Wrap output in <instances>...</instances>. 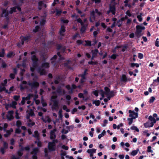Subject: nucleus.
Returning <instances> with one entry per match:
<instances>
[{
    "label": "nucleus",
    "mask_w": 159,
    "mask_h": 159,
    "mask_svg": "<svg viewBox=\"0 0 159 159\" xmlns=\"http://www.w3.org/2000/svg\"><path fill=\"white\" fill-rule=\"evenodd\" d=\"M155 98L153 96H152L151 97V98L149 100V102L150 103H153L154 101Z\"/></svg>",
    "instance_id": "obj_53"
},
{
    "label": "nucleus",
    "mask_w": 159,
    "mask_h": 159,
    "mask_svg": "<svg viewBox=\"0 0 159 159\" xmlns=\"http://www.w3.org/2000/svg\"><path fill=\"white\" fill-rule=\"evenodd\" d=\"M5 131L6 134H4V136L5 138H7L11 135V133L13 131V130L12 128H11L10 130H6Z\"/></svg>",
    "instance_id": "obj_10"
},
{
    "label": "nucleus",
    "mask_w": 159,
    "mask_h": 159,
    "mask_svg": "<svg viewBox=\"0 0 159 159\" xmlns=\"http://www.w3.org/2000/svg\"><path fill=\"white\" fill-rule=\"evenodd\" d=\"M52 101L53 102L52 107L53 109H56V108H58V102L56 100H52Z\"/></svg>",
    "instance_id": "obj_12"
},
{
    "label": "nucleus",
    "mask_w": 159,
    "mask_h": 159,
    "mask_svg": "<svg viewBox=\"0 0 159 159\" xmlns=\"http://www.w3.org/2000/svg\"><path fill=\"white\" fill-rule=\"evenodd\" d=\"M3 82H4V83H2L1 84V85H2V86H6V85L7 82V80L6 79L4 80H3Z\"/></svg>",
    "instance_id": "obj_55"
},
{
    "label": "nucleus",
    "mask_w": 159,
    "mask_h": 159,
    "mask_svg": "<svg viewBox=\"0 0 159 159\" xmlns=\"http://www.w3.org/2000/svg\"><path fill=\"white\" fill-rule=\"evenodd\" d=\"M38 66H35L34 67L33 66H32V67H30V70L32 72H34L35 69L37 68L38 67Z\"/></svg>",
    "instance_id": "obj_49"
},
{
    "label": "nucleus",
    "mask_w": 159,
    "mask_h": 159,
    "mask_svg": "<svg viewBox=\"0 0 159 159\" xmlns=\"http://www.w3.org/2000/svg\"><path fill=\"white\" fill-rule=\"evenodd\" d=\"M93 104H95L96 106H98L99 105L100 103V102L99 100H95L93 102Z\"/></svg>",
    "instance_id": "obj_32"
},
{
    "label": "nucleus",
    "mask_w": 159,
    "mask_h": 159,
    "mask_svg": "<svg viewBox=\"0 0 159 159\" xmlns=\"http://www.w3.org/2000/svg\"><path fill=\"white\" fill-rule=\"evenodd\" d=\"M31 59L32 61V66H33L34 67L38 66L39 59L35 55H32Z\"/></svg>",
    "instance_id": "obj_2"
},
{
    "label": "nucleus",
    "mask_w": 159,
    "mask_h": 159,
    "mask_svg": "<svg viewBox=\"0 0 159 159\" xmlns=\"http://www.w3.org/2000/svg\"><path fill=\"white\" fill-rule=\"evenodd\" d=\"M139 151V149H137L135 150H133L131 152V154L133 156H135L137 155Z\"/></svg>",
    "instance_id": "obj_23"
},
{
    "label": "nucleus",
    "mask_w": 159,
    "mask_h": 159,
    "mask_svg": "<svg viewBox=\"0 0 159 159\" xmlns=\"http://www.w3.org/2000/svg\"><path fill=\"white\" fill-rule=\"evenodd\" d=\"M100 91L101 92V93H100L101 96L102 98L104 97V95H106V93L104 91H103V90L102 89H101L100 90Z\"/></svg>",
    "instance_id": "obj_45"
},
{
    "label": "nucleus",
    "mask_w": 159,
    "mask_h": 159,
    "mask_svg": "<svg viewBox=\"0 0 159 159\" xmlns=\"http://www.w3.org/2000/svg\"><path fill=\"white\" fill-rule=\"evenodd\" d=\"M151 147L150 146H148L147 148V151L148 152H151L152 153L153 152V151L151 149Z\"/></svg>",
    "instance_id": "obj_48"
},
{
    "label": "nucleus",
    "mask_w": 159,
    "mask_h": 159,
    "mask_svg": "<svg viewBox=\"0 0 159 159\" xmlns=\"http://www.w3.org/2000/svg\"><path fill=\"white\" fill-rule=\"evenodd\" d=\"M57 56L55 55L50 59L51 64H53L54 66H55L56 65L55 60L57 59Z\"/></svg>",
    "instance_id": "obj_11"
},
{
    "label": "nucleus",
    "mask_w": 159,
    "mask_h": 159,
    "mask_svg": "<svg viewBox=\"0 0 159 159\" xmlns=\"http://www.w3.org/2000/svg\"><path fill=\"white\" fill-rule=\"evenodd\" d=\"M32 136L35 138L37 140H39L40 139L39 134L37 130L34 131V134L32 135Z\"/></svg>",
    "instance_id": "obj_13"
},
{
    "label": "nucleus",
    "mask_w": 159,
    "mask_h": 159,
    "mask_svg": "<svg viewBox=\"0 0 159 159\" xmlns=\"http://www.w3.org/2000/svg\"><path fill=\"white\" fill-rule=\"evenodd\" d=\"M14 118V117L13 115H10V116H7V118L9 120H11L12 119H13Z\"/></svg>",
    "instance_id": "obj_54"
},
{
    "label": "nucleus",
    "mask_w": 159,
    "mask_h": 159,
    "mask_svg": "<svg viewBox=\"0 0 159 159\" xmlns=\"http://www.w3.org/2000/svg\"><path fill=\"white\" fill-rule=\"evenodd\" d=\"M83 41L81 40H77L76 41V43L78 45H80L82 44Z\"/></svg>",
    "instance_id": "obj_60"
},
{
    "label": "nucleus",
    "mask_w": 159,
    "mask_h": 159,
    "mask_svg": "<svg viewBox=\"0 0 159 159\" xmlns=\"http://www.w3.org/2000/svg\"><path fill=\"white\" fill-rule=\"evenodd\" d=\"M138 55V57L140 59H142L143 58V55L142 53H139Z\"/></svg>",
    "instance_id": "obj_56"
},
{
    "label": "nucleus",
    "mask_w": 159,
    "mask_h": 159,
    "mask_svg": "<svg viewBox=\"0 0 159 159\" xmlns=\"http://www.w3.org/2000/svg\"><path fill=\"white\" fill-rule=\"evenodd\" d=\"M108 95L111 96V97H113L115 96L113 91H110L108 94Z\"/></svg>",
    "instance_id": "obj_52"
},
{
    "label": "nucleus",
    "mask_w": 159,
    "mask_h": 159,
    "mask_svg": "<svg viewBox=\"0 0 159 159\" xmlns=\"http://www.w3.org/2000/svg\"><path fill=\"white\" fill-rule=\"evenodd\" d=\"M20 98V96L19 95H15L13 97V98L14 100L16 101H17Z\"/></svg>",
    "instance_id": "obj_50"
},
{
    "label": "nucleus",
    "mask_w": 159,
    "mask_h": 159,
    "mask_svg": "<svg viewBox=\"0 0 159 159\" xmlns=\"http://www.w3.org/2000/svg\"><path fill=\"white\" fill-rule=\"evenodd\" d=\"M55 10L56 11V15L57 16H59L62 13V10H59L57 8L55 9Z\"/></svg>",
    "instance_id": "obj_38"
},
{
    "label": "nucleus",
    "mask_w": 159,
    "mask_h": 159,
    "mask_svg": "<svg viewBox=\"0 0 159 159\" xmlns=\"http://www.w3.org/2000/svg\"><path fill=\"white\" fill-rule=\"evenodd\" d=\"M86 30V27L85 26L83 25V26H82V27L80 29V31L82 33H83Z\"/></svg>",
    "instance_id": "obj_34"
},
{
    "label": "nucleus",
    "mask_w": 159,
    "mask_h": 159,
    "mask_svg": "<svg viewBox=\"0 0 159 159\" xmlns=\"http://www.w3.org/2000/svg\"><path fill=\"white\" fill-rule=\"evenodd\" d=\"M50 67V64L48 62L43 63L41 65V67L45 68H48Z\"/></svg>",
    "instance_id": "obj_18"
},
{
    "label": "nucleus",
    "mask_w": 159,
    "mask_h": 159,
    "mask_svg": "<svg viewBox=\"0 0 159 159\" xmlns=\"http://www.w3.org/2000/svg\"><path fill=\"white\" fill-rule=\"evenodd\" d=\"M108 120H104L103 121V124L102 125L103 127H105L107 123Z\"/></svg>",
    "instance_id": "obj_63"
},
{
    "label": "nucleus",
    "mask_w": 159,
    "mask_h": 159,
    "mask_svg": "<svg viewBox=\"0 0 159 159\" xmlns=\"http://www.w3.org/2000/svg\"><path fill=\"white\" fill-rule=\"evenodd\" d=\"M66 62L63 64V66L64 67H66L68 69H70V66L69 65V64L71 62V61L69 60L66 61Z\"/></svg>",
    "instance_id": "obj_16"
},
{
    "label": "nucleus",
    "mask_w": 159,
    "mask_h": 159,
    "mask_svg": "<svg viewBox=\"0 0 159 159\" xmlns=\"http://www.w3.org/2000/svg\"><path fill=\"white\" fill-rule=\"evenodd\" d=\"M39 25H37L35 27V29L33 30V32L34 33H36L39 31Z\"/></svg>",
    "instance_id": "obj_33"
},
{
    "label": "nucleus",
    "mask_w": 159,
    "mask_h": 159,
    "mask_svg": "<svg viewBox=\"0 0 159 159\" xmlns=\"http://www.w3.org/2000/svg\"><path fill=\"white\" fill-rule=\"evenodd\" d=\"M28 85L30 86L32 89H36L39 86V83L36 81H34L32 82H28Z\"/></svg>",
    "instance_id": "obj_4"
},
{
    "label": "nucleus",
    "mask_w": 159,
    "mask_h": 159,
    "mask_svg": "<svg viewBox=\"0 0 159 159\" xmlns=\"http://www.w3.org/2000/svg\"><path fill=\"white\" fill-rule=\"evenodd\" d=\"M92 55L94 56L95 57H96L98 53V49H96L94 50H92Z\"/></svg>",
    "instance_id": "obj_19"
},
{
    "label": "nucleus",
    "mask_w": 159,
    "mask_h": 159,
    "mask_svg": "<svg viewBox=\"0 0 159 159\" xmlns=\"http://www.w3.org/2000/svg\"><path fill=\"white\" fill-rule=\"evenodd\" d=\"M20 89L21 91H22L24 90L25 89H26L27 88L26 86H25V87H23L22 86V84H20Z\"/></svg>",
    "instance_id": "obj_58"
},
{
    "label": "nucleus",
    "mask_w": 159,
    "mask_h": 159,
    "mask_svg": "<svg viewBox=\"0 0 159 159\" xmlns=\"http://www.w3.org/2000/svg\"><path fill=\"white\" fill-rule=\"evenodd\" d=\"M17 105V102H16L13 101L12 102V105H11V107L14 108H16V105Z\"/></svg>",
    "instance_id": "obj_40"
},
{
    "label": "nucleus",
    "mask_w": 159,
    "mask_h": 159,
    "mask_svg": "<svg viewBox=\"0 0 159 159\" xmlns=\"http://www.w3.org/2000/svg\"><path fill=\"white\" fill-rule=\"evenodd\" d=\"M15 54L12 52H10L9 53L7 54V58H10L12 56H14Z\"/></svg>",
    "instance_id": "obj_26"
},
{
    "label": "nucleus",
    "mask_w": 159,
    "mask_h": 159,
    "mask_svg": "<svg viewBox=\"0 0 159 159\" xmlns=\"http://www.w3.org/2000/svg\"><path fill=\"white\" fill-rule=\"evenodd\" d=\"M16 12V6L10 8L9 11H8L7 9H2V13L0 15V17H4L7 20H8L9 19L8 17L9 14H12L13 12Z\"/></svg>",
    "instance_id": "obj_1"
},
{
    "label": "nucleus",
    "mask_w": 159,
    "mask_h": 159,
    "mask_svg": "<svg viewBox=\"0 0 159 159\" xmlns=\"http://www.w3.org/2000/svg\"><path fill=\"white\" fill-rule=\"evenodd\" d=\"M46 22V20L44 19L43 18L41 20L40 22V25L41 26H43L45 25Z\"/></svg>",
    "instance_id": "obj_21"
},
{
    "label": "nucleus",
    "mask_w": 159,
    "mask_h": 159,
    "mask_svg": "<svg viewBox=\"0 0 159 159\" xmlns=\"http://www.w3.org/2000/svg\"><path fill=\"white\" fill-rule=\"evenodd\" d=\"M21 131V130L20 129L17 128L16 129L15 131V133L16 134H19L20 133Z\"/></svg>",
    "instance_id": "obj_62"
},
{
    "label": "nucleus",
    "mask_w": 159,
    "mask_h": 159,
    "mask_svg": "<svg viewBox=\"0 0 159 159\" xmlns=\"http://www.w3.org/2000/svg\"><path fill=\"white\" fill-rule=\"evenodd\" d=\"M5 54V50L4 48L2 50L1 53L0 52V57H3Z\"/></svg>",
    "instance_id": "obj_35"
},
{
    "label": "nucleus",
    "mask_w": 159,
    "mask_h": 159,
    "mask_svg": "<svg viewBox=\"0 0 159 159\" xmlns=\"http://www.w3.org/2000/svg\"><path fill=\"white\" fill-rule=\"evenodd\" d=\"M122 22H121L120 20H118L116 23V25L119 27H120L122 25Z\"/></svg>",
    "instance_id": "obj_41"
},
{
    "label": "nucleus",
    "mask_w": 159,
    "mask_h": 159,
    "mask_svg": "<svg viewBox=\"0 0 159 159\" xmlns=\"http://www.w3.org/2000/svg\"><path fill=\"white\" fill-rule=\"evenodd\" d=\"M65 27L64 25H61V28L59 31V34L61 35H63L62 34V33L65 32Z\"/></svg>",
    "instance_id": "obj_14"
},
{
    "label": "nucleus",
    "mask_w": 159,
    "mask_h": 159,
    "mask_svg": "<svg viewBox=\"0 0 159 159\" xmlns=\"http://www.w3.org/2000/svg\"><path fill=\"white\" fill-rule=\"evenodd\" d=\"M14 2L15 5H17V6H16V9H17L20 12L21 11V8L20 7V6L19 5L17 4V3H16V0H14Z\"/></svg>",
    "instance_id": "obj_27"
},
{
    "label": "nucleus",
    "mask_w": 159,
    "mask_h": 159,
    "mask_svg": "<svg viewBox=\"0 0 159 159\" xmlns=\"http://www.w3.org/2000/svg\"><path fill=\"white\" fill-rule=\"evenodd\" d=\"M88 70L87 69L85 70L84 73L82 74V78L83 79H86L85 75H87V73Z\"/></svg>",
    "instance_id": "obj_31"
},
{
    "label": "nucleus",
    "mask_w": 159,
    "mask_h": 159,
    "mask_svg": "<svg viewBox=\"0 0 159 159\" xmlns=\"http://www.w3.org/2000/svg\"><path fill=\"white\" fill-rule=\"evenodd\" d=\"M35 143L37 144L39 147L40 148L42 146V143L40 141V140L35 141L34 142Z\"/></svg>",
    "instance_id": "obj_24"
},
{
    "label": "nucleus",
    "mask_w": 159,
    "mask_h": 159,
    "mask_svg": "<svg viewBox=\"0 0 159 159\" xmlns=\"http://www.w3.org/2000/svg\"><path fill=\"white\" fill-rule=\"evenodd\" d=\"M39 152V148H35L33 149V151L30 152L31 154L37 155Z\"/></svg>",
    "instance_id": "obj_17"
},
{
    "label": "nucleus",
    "mask_w": 159,
    "mask_h": 159,
    "mask_svg": "<svg viewBox=\"0 0 159 159\" xmlns=\"http://www.w3.org/2000/svg\"><path fill=\"white\" fill-rule=\"evenodd\" d=\"M2 67L4 68H6L7 67V65L5 61H3L2 63Z\"/></svg>",
    "instance_id": "obj_51"
},
{
    "label": "nucleus",
    "mask_w": 159,
    "mask_h": 159,
    "mask_svg": "<svg viewBox=\"0 0 159 159\" xmlns=\"http://www.w3.org/2000/svg\"><path fill=\"white\" fill-rule=\"evenodd\" d=\"M109 10L113 15H115L116 11L115 4L110 5L109 6Z\"/></svg>",
    "instance_id": "obj_6"
},
{
    "label": "nucleus",
    "mask_w": 159,
    "mask_h": 159,
    "mask_svg": "<svg viewBox=\"0 0 159 159\" xmlns=\"http://www.w3.org/2000/svg\"><path fill=\"white\" fill-rule=\"evenodd\" d=\"M159 39L158 38H157L156 39L155 43V45L157 47H158L159 46V41H158Z\"/></svg>",
    "instance_id": "obj_61"
},
{
    "label": "nucleus",
    "mask_w": 159,
    "mask_h": 159,
    "mask_svg": "<svg viewBox=\"0 0 159 159\" xmlns=\"http://www.w3.org/2000/svg\"><path fill=\"white\" fill-rule=\"evenodd\" d=\"M106 133V131H105V130H104L102 131V133L101 134L98 135V138L99 139H100L102 137L104 136V135Z\"/></svg>",
    "instance_id": "obj_29"
},
{
    "label": "nucleus",
    "mask_w": 159,
    "mask_h": 159,
    "mask_svg": "<svg viewBox=\"0 0 159 159\" xmlns=\"http://www.w3.org/2000/svg\"><path fill=\"white\" fill-rule=\"evenodd\" d=\"M38 71L41 75H45L47 74L45 70L44 69H42V68L41 67H39L38 68Z\"/></svg>",
    "instance_id": "obj_8"
},
{
    "label": "nucleus",
    "mask_w": 159,
    "mask_h": 159,
    "mask_svg": "<svg viewBox=\"0 0 159 159\" xmlns=\"http://www.w3.org/2000/svg\"><path fill=\"white\" fill-rule=\"evenodd\" d=\"M134 119L132 117H130V118H128L127 119V120L129 121L128 124L129 125H131V124L132 123Z\"/></svg>",
    "instance_id": "obj_37"
},
{
    "label": "nucleus",
    "mask_w": 159,
    "mask_h": 159,
    "mask_svg": "<svg viewBox=\"0 0 159 159\" xmlns=\"http://www.w3.org/2000/svg\"><path fill=\"white\" fill-rule=\"evenodd\" d=\"M56 131V129H54L52 130L50 132V139L51 140H52L54 139H56V135L55 133V132Z\"/></svg>",
    "instance_id": "obj_9"
},
{
    "label": "nucleus",
    "mask_w": 159,
    "mask_h": 159,
    "mask_svg": "<svg viewBox=\"0 0 159 159\" xmlns=\"http://www.w3.org/2000/svg\"><path fill=\"white\" fill-rule=\"evenodd\" d=\"M121 81L124 82H126L127 81V78L125 75H123L121 78Z\"/></svg>",
    "instance_id": "obj_22"
},
{
    "label": "nucleus",
    "mask_w": 159,
    "mask_h": 159,
    "mask_svg": "<svg viewBox=\"0 0 159 159\" xmlns=\"http://www.w3.org/2000/svg\"><path fill=\"white\" fill-rule=\"evenodd\" d=\"M131 129L133 130H135L136 131L139 132V130L138 128L135 126H132L131 127Z\"/></svg>",
    "instance_id": "obj_43"
},
{
    "label": "nucleus",
    "mask_w": 159,
    "mask_h": 159,
    "mask_svg": "<svg viewBox=\"0 0 159 159\" xmlns=\"http://www.w3.org/2000/svg\"><path fill=\"white\" fill-rule=\"evenodd\" d=\"M32 37V35L30 34H27L24 36L22 37V39L26 43H28L29 41L31 40V38Z\"/></svg>",
    "instance_id": "obj_5"
},
{
    "label": "nucleus",
    "mask_w": 159,
    "mask_h": 159,
    "mask_svg": "<svg viewBox=\"0 0 159 159\" xmlns=\"http://www.w3.org/2000/svg\"><path fill=\"white\" fill-rule=\"evenodd\" d=\"M129 116L130 117L133 118L134 119H135L136 118L138 117V112H134L132 114H129Z\"/></svg>",
    "instance_id": "obj_15"
},
{
    "label": "nucleus",
    "mask_w": 159,
    "mask_h": 159,
    "mask_svg": "<svg viewBox=\"0 0 159 159\" xmlns=\"http://www.w3.org/2000/svg\"><path fill=\"white\" fill-rule=\"evenodd\" d=\"M85 42L86 43V44L84 45L85 46H91L92 45L90 41L89 40H85Z\"/></svg>",
    "instance_id": "obj_36"
},
{
    "label": "nucleus",
    "mask_w": 159,
    "mask_h": 159,
    "mask_svg": "<svg viewBox=\"0 0 159 159\" xmlns=\"http://www.w3.org/2000/svg\"><path fill=\"white\" fill-rule=\"evenodd\" d=\"M144 126L146 128L150 127V123L148 122H146L144 124Z\"/></svg>",
    "instance_id": "obj_44"
},
{
    "label": "nucleus",
    "mask_w": 159,
    "mask_h": 159,
    "mask_svg": "<svg viewBox=\"0 0 159 159\" xmlns=\"http://www.w3.org/2000/svg\"><path fill=\"white\" fill-rule=\"evenodd\" d=\"M136 32L138 33H141L142 30H144L145 28L144 26H141L140 25H138L136 26Z\"/></svg>",
    "instance_id": "obj_7"
},
{
    "label": "nucleus",
    "mask_w": 159,
    "mask_h": 159,
    "mask_svg": "<svg viewBox=\"0 0 159 159\" xmlns=\"http://www.w3.org/2000/svg\"><path fill=\"white\" fill-rule=\"evenodd\" d=\"M96 149L94 148L88 149L87 150V152L89 153H95Z\"/></svg>",
    "instance_id": "obj_20"
},
{
    "label": "nucleus",
    "mask_w": 159,
    "mask_h": 159,
    "mask_svg": "<svg viewBox=\"0 0 159 159\" xmlns=\"http://www.w3.org/2000/svg\"><path fill=\"white\" fill-rule=\"evenodd\" d=\"M104 90L105 91V92L106 93V95H108V94H109V93L110 91V89L108 87H105L104 88Z\"/></svg>",
    "instance_id": "obj_28"
},
{
    "label": "nucleus",
    "mask_w": 159,
    "mask_h": 159,
    "mask_svg": "<svg viewBox=\"0 0 159 159\" xmlns=\"http://www.w3.org/2000/svg\"><path fill=\"white\" fill-rule=\"evenodd\" d=\"M60 80V76H57L56 79H55L54 80V83L55 84H58L59 83V81Z\"/></svg>",
    "instance_id": "obj_25"
},
{
    "label": "nucleus",
    "mask_w": 159,
    "mask_h": 159,
    "mask_svg": "<svg viewBox=\"0 0 159 159\" xmlns=\"http://www.w3.org/2000/svg\"><path fill=\"white\" fill-rule=\"evenodd\" d=\"M3 147L2 148H4L5 149H7L8 148V144L6 142L3 141Z\"/></svg>",
    "instance_id": "obj_39"
},
{
    "label": "nucleus",
    "mask_w": 159,
    "mask_h": 159,
    "mask_svg": "<svg viewBox=\"0 0 159 159\" xmlns=\"http://www.w3.org/2000/svg\"><path fill=\"white\" fill-rule=\"evenodd\" d=\"M136 66L137 68H138L139 66V64L138 63H131L130 67L132 68L134 67V66Z\"/></svg>",
    "instance_id": "obj_30"
},
{
    "label": "nucleus",
    "mask_w": 159,
    "mask_h": 159,
    "mask_svg": "<svg viewBox=\"0 0 159 159\" xmlns=\"http://www.w3.org/2000/svg\"><path fill=\"white\" fill-rule=\"evenodd\" d=\"M48 148L50 151H54L56 150V144L53 142H49L48 143Z\"/></svg>",
    "instance_id": "obj_3"
},
{
    "label": "nucleus",
    "mask_w": 159,
    "mask_h": 159,
    "mask_svg": "<svg viewBox=\"0 0 159 159\" xmlns=\"http://www.w3.org/2000/svg\"><path fill=\"white\" fill-rule=\"evenodd\" d=\"M8 124L7 123H4V124L3 129L4 130V131H6V129L8 127Z\"/></svg>",
    "instance_id": "obj_57"
},
{
    "label": "nucleus",
    "mask_w": 159,
    "mask_h": 159,
    "mask_svg": "<svg viewBox=\"0 0 159 159\" xmlns=\"http://www.w3.org/2000/svg\"><path fill=\"white\" fill-rule=\"evenodd\" d=\"M35 123L34 122H33L31 123H28V125L29 127H31L32 126H34V125H35Z\"/></svg>",
    "instance_id": "obj_59"
},
{
    "label": "nucleus",
    "mask_w": 159,
    "mask_h": 159,
    "mask_svg": "<svg viewBox=\"0 0 159 159\" xmlns=\"http://www.w3.org/2000/svg\"><path fill=\"white\" fill-rule=\"evenodd\" d=\"M118 55L116 54H112L110 57L111 59L113 60H115L116 59V57L118 56Z\"/></svg>",
    "instance_id": "obj_42"
},
{
    "label": "nucleus",
    "mask_w": 159,
    "mask_h": 159,
    "mask_svg": "<svg viewBox=\"0 0 159 159\" xmlns=\"http://www.w3.org/2000/svg\"><path fill=\"white\" fill-rule=\"evenodd\" d=\"M22 124L21 123V122L20 120H17L16 121V125L17 127H20L21 125Z\"/></svg>",
    "instance_id": "obj_46"
},
{
    "label": "nucleus",
    "mask_w": 159,
    "mask_h": 159,
    "mask_svg": "<svg viewBox=\"0 0 159 159\" xmlns=\"http://www.w3.org/2000/svg\"><path fill=\"white\" fill-rule=\"evenodd\" d=\"M92 93L96 97H98V90H96L92 92Z\"/></svg>",
    "instance_id": "obj_47"
},
{
    "label": "nucleus",
    "mask_w": 159,
    "mask_h": 159,
    "mask_svg": "<svg viewBox=\"0 0 159 159\" xmlns=\"http://www.w3.org/2000/svg\"><path fill=\"white\" fill-rule=\"evenodd\" d=\"M38 6L39 7H42L43 5L44 4L43 1H40L38 2Z\"/></svg>",
    "instance_id": "obj_64"
}]
</instances>
